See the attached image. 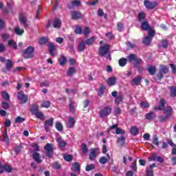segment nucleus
<instances>
[{
    "label": "nucleus",
    "mask_w": 176,
    "mask_h": 176,
    "mask_svg": "<svg viewBox=\"0 0 176 176\" xmlns=\"http://www.w3.org/2000/svg\"><path fill=\"white\" fill-rule=\"evenodd\" d=\"M151 42H152V38L148 36L144 37L142 40V44L145 45L146 46H149Z\"/></svg>",
    "instance_id": "29"
},
{
    "label": "nucleus",
    "mask_w": 176,
    "mask_h": 176,
    "mask_svg": "<svg viewBox=\"0 0 176 176\" xmlns=\"http://www.w3.org/2000/svg\"><path fill=\"white\" fill-rule=\"evenodd\" d=\"M3 141H4V142H6L7 144H9V142H10V140H9V136L8 135V129H6L3 133Z\"/></svg>",
    "instance_id": "35"
},
{
    "label": "nucleus",
    "mask_w": 176,
    "mask_h": 176,
    "mask_svg": "<svg viewBox=\"0 0 176 176\" xmlns=\"http://www.w3.org/2000/svg\"><path fill=\"white\" fill-rule=\"evenodd\" d=\"M14 32L16 34V35H23L24 34L25 31L24 29H20L19 26L16 27L14 29Z\"/></svg>",
    "instance_id": "41"
},
{
    "label": "nucleus",
    "mask_w": 176,
    "mask_h": 176,
    "mask_svg": "<svg viewBox=\"0 0 176 176\" xmlns=\"http://www.w3.org/2000/svg\"><path fill=\"white\" fill-rule=\"evenodd\" d=\"M117 142L119 144L120 146H123L124 144H126V139L124 138V136L118 138Z\"/></svg>",
    "instance_id": "34"
},
{
    "label": "nucleus",
    "mask_w": 176,
    "mask_h": 176,
    "mask_svg": "<svg viewBox=\"0 0 176 176\" xmlns=\"http://www.w3.org/2000/svg\"><path fill=\"white\" fill-rule=\"evenodd\" d=\"M167 119H168V116H160L159 117V120H160V123H164V122H166L167 120Z\"/></svg>",
    "instance_id": "59"
},
{
    "label": "nucleus",
    "mask_w": 176,
    "mask_h": 176,
    "mask_svg": "<svg viewBox=\"0 0 176 176\" xmlns=\"http://www.w3.org/2000/svg\"><path fill=\"white\" fill-rule=\"evenodd\" d=\"M54 123V118H51L49 120H47L44 122V128L46 133L50 131V127H53V124Z\"/></svg>",
    "instance_id": "7"
},
{
    "label": "nucleus",
    "mask_w": 176,
    "mask_h": 176,
    "mask_svg": "<svg viewBox=\"0 0 176 176\" xmlns=\"http://www.w3.org/2000/svg\"><path fill=\"white\" fill-rule=\"evenodd\" d=\"M164 113H165L166 116H168V118L171 116L173 113V107L171 106H168L166 108H164Z\"/></svg>",
    "instance_id": "19"
},
{
    "label": "nucleus",
    "mask_w": 176,
    "mask_h": 176,
    "mask_svg": "<svg viewBox=\"0 0 176 176\" xmlns=\"http://www.w3.org/2000/svg\"><path fill=\"white\" fill-rule=\"evenodd\" d=\"M142 80V76H138L135 77L133 79H132L131 85L133 86H140L141 85V81Z\"/></svg>",
    "instance_id": "12"
},
{
    "label": "nucleus",
    "mask_w": 176,
    "mask_h": 176,
    "mask_svg": "<svg viewBox=\"0 0 176 176\" xmlns=\"http://www.w3.org/2000/svg\"><path fill=\"white\" fill-rule=\"evenodd\" d=\"M141 63H142V59L136 58L133 62L134 67L137 68L138 67V65L141 64Z\"/></svg>",
    "instance_id": "53"
},
{
    "label": "nucleus",
    "mask_w": 176,
    "mask_h": 176,
    "mask_svg": "<svg viewBox=\"0 0 176 176\" xmlns=\"http://www.w3.org/2000/svg\"><path fill=\"white\" fill-rule=\"evenodd\" d=\"M94 168H96V165L94 164H87L85 170L89 172L91 171V170H94Z\"/></svg>",
    "instance_id": "51"
},
{
    "label": "nucleus",
    "mask_w": 176,
    "mask_h": 176,
    "mask_svg": "<svg viewBox=\"0 0 176 176\" xmlns=\"http://www.w3.org/2000/svg\"><path fill=\"white\" fill-rule=\"evenodd\" d=\"M144 5L146 9L148 10H153L156 6H157V2L156 1H151L149 0H144Z\"/></svg>",
    "instance_id": "6"
},
{
    "label": "nucleus",
    "mask_w": 176,
    "mask_h": 176,
    "mask_svg": "<svg viewBox=\"0 0 176 176\" xmlns=\"http://www.w3.org/2000/svg\"><path fill=\"white\" fill-rule=\"evenodd\" d=\"M8 46H12L14 50H17V43L13 40H9L8 42Z\"/></svg>",
    "instance_id": "46"
},
{
    "label": "nucleus",
    "mask_w": 176,
    "mask_h": 176,
    "mask_svg": "<svg viewBox=\"0 0 176 176\" xmlns=\"http://www.w3.org/2000/svg\"><path fill=\"white\" fill-rule=\"evenodd\" d=\"M63 159L65 162H72V160H74V156L70 154H65L63 155Z\"/></svg>",
    "instance_id": "39"
},
{
    "label": "nucleus",
    "mask_w": 176,
    "mask_h": 176,
    "mask_svg": "<svg viewBox=\"0 0 176 176\" xmlns=\"http://www.w3.org/2000/svg\"><path fill=\"white\" fill-rule=\"evenodd\" d=\"M145 19H146V14H145V12H142L138 14V21L140 23H141V21H143V20H145Z\"/></svg>",
    "instance_id": "30"
},
{
    "label": "nucleus",
    "mask_w": 176,
    "mask_h": 176,
    "mask_svg": "<svg viewBox=\"0 0 176 176\" xmlns=\"http://www.w3.org/2000/svg\"><path fill=\"white\" fill-rule=\"evenodd\" d=\"M41 108H50V102L44 101L43 104H41Z\"/></svg>",
    "instance_id": "58"
},
{
    "label": "nucleus",
    "mask_w": 176,
    "mask_h": 176,
    "mask_svg": "<svg viewBox=\"0 0 176 176\" xmlns=\"http://www.w3.org/2000/svg\"><path fill=\"white\" fill-rule=\"evenodd\" d=\"M32 157L34 162H36V163L38 164L42 163V160H41V154H39V153L34 152L32 154Z\"/></svg>",
    "instance_id": "14"
},
{
    "label": "nucleus",
    "mask_w": 176,
    "mask_h": 176,
    "mask_svg": "<svg viewBox=\"0 0 176 176\" xmlns=\"http://www.w3.org/2000/svg\"><path fill=\"white\" fill-rule=\"evenodd\" d=\"M72 20H80L83 19V14L82 12L74 10L71 12Z\"/></svg>",
    "instance_id": "8"
},
{
    "label": "nucleus",
    "mask_w": 176,
    "mask_h": 176,
    "mask_svg": "<svg viewBox=\"0 0 176 176\" xmlns=\"http://www.w3.org/2000/svg\"><path fill=\"white\" fill-rule=\"evenodd\" d=\"M60 25H61V20H60V19H55L53 24L54 28H60Z\"/></svg>",
    "instance_id": "44"
},
{
    "label": "nucleus",
    "mask_w": 176,
    "mask_h": 176,
    "mask_svg": "<svg viewBox=\"0 0 176 176\" xmlns=\"http://www.w3.org/2000/svg\"><path fill=\"white\" fill-rule=\"evenodd\" d=\"M146 69L149 75H152L153 76L156 74V66L149 65Z\"/></svg>",
    "instance_id": "18"
},
{
    "label": "nucleus",
    "mask_w": 176,
    "mask_h": 176,
    "mask_svg": "<svg viewBox=\"0 0 176 176\" xmlns=\"http://www.w3.org/2000/svg\"><path fill=\"white\" fill-rule=\"evenodd\" d=\"M86 50V44L85 41H81L78 45V52H84Z\"/></svg>",
    "instance_id": "23"
},
{
    "label": "nucleus",
    "mask_w": 176,
    "mask_h": 176,
    "mask_svg": "<svg viewBox=\"0 0 176 176\" xmlns=\"http://www.w3.org/2000/svg\"><path fill=\"white\" fill-rule=\"evenodd\" d=\"M69 109L72 113H75V101H70L69 104Z\"/></svg>",
    "instance_id": "45"
},
{
    "label": "nucleus",
    "mask_w": 176,
    "mask_h": 176,
    "mask_svg": "<svg viewBox=\"0 0 176 176\" xmlns=\"http://www.w3.org/2000/svg\"><path fill=\"white\" fill-rule=\"evenodd\" d=\"M47 47L51 57H56V54H54V52H56V45H54V43H50L47 45Z\"/></svg>",
    "instance_id": "9"
},
{
    "label": "nucleus",
    "mask_w": 176,
    "mask_h": 176,
    "mask_svg": "<svg viewBox=\"0 0 176 176\" xmlns=\"http://www.w3.org/2000/svg\"><path fill=\"white\" fill-rule=\"evenodd\" d=\"M49 42V38L47 37H41L38 40L39 45H46Z\"/></svg>",
    "instance_id": "42"
},
{
    "label": "nucleus",
    "mask_w": 176,
    "mask_h": 176,
    "mask_svg": "<svg viewBox=\"0 0 176 176\" xmlns=\"http://www.w3.org/2000/svg\"><path fill=\"white\" fill-rule=\"evenodd\" d=\"M99 163L100 164H107V163H108V159L104 156L101 157L99 160Z\"/></svg>",
    "instance_id": "57"
},
{
    "label": "nucleus",
    "mask_w": 176,
    "mask_h": 176,
    "mask_svg": "<svg viewBox=\"0 0 176 176\" xmlns=\"http://www.w3.org/2000/svg\"><path fill=\"white\" fill-rule=\"evenodd\" d=\"M66 126L67 129H72L75 126V119L73 117H69L68 123Z\"/></svg>",
    "instance_id": "22"
},
{
    "label": "nucleus",
    "mask_w": 176,
    "mask_h": 176,
    "mask_svg": "<svg viewBox=\"0 0 176 176\" xmlns=\"http://www.w3.org/2000/svg\"><path fill=\"white\" fill-rule=\"evenodd\" d=\"M74 74H76V69L72 67H69L67 71V76H74Z\"/></svg>",
    "instance_id": "24"
},
{
    "label": "nucleus",
    "mask_w": 176,
    "mask_h": 176,
    "mask_svg": "<svg viewBox=\"0 0 176 176\" xmlns=\"http://www.w3.org/2000/svg\"><path fill=\"white\" fill-rule=\"evenodd\" d=\"M160 71L164 75H166V74H168V72H170V69H168V67H167L164 65H160Z\"/></svg>",
    "instance_id": "28"
},
{
    "label": "nucleus",
    "mask_w": 176,
    "mask_h": 176,
    "mask_svg": "<svg viewBox=\"0 0 176 176\" xmlns=\"http://www.w3.org/2000/svg\"><path fill=\"white\" fill-rule=\"evenodd\" d=\"M147 31H148V36H149L151 38H154L155 35H156V32H155L153 30V27H151V29H148Z\"/></svg>",
    "instance_id": "40"
},
{
    "label": "nucleus",
    "mask_w": 176,
    "mask_h": 176,
    "mask_svg": "<svg viewBox=\"0 0 176 176\" xmlns=\"http://www.w3.org/2000/svg\"><path fill=\"white\" fill-rule=\"evenodd\" d=\"M35 52V48L32 46H29L26 49L21 51L22 57L25 60L30 58H34V53Z\"/></svg>",
    "instance_id": "1"
},
{
    "label": "nucleus",
    "mask_w": 176,
    "mask_h": 176,
    "mask_svg": "<svg viewBox=\"0 0 176 176\" xmlns=\"http://www.w3.org/2000/svg\"><path fill=\"white\" fill-rule=\"evenodd\" d=\"M123 98H124V96H123V94L122 92H120L118 94V96L115 98V102L117 104V105H119L120 102H123Z\"/></svg>",
    "instance_id": "16"
},
{
    "label": "nucleus",
    "mask_w": 176,
    "mask_h": 176,
    "mask_svg": "<svg viewBox=\"0 0 176 176\" xmlns=\"http://www.w3.org/2000/svg\"><path fill=\"white\" fill-rule=\"evenodd\" d=\"M17 98L21 101L20 104H25L28 101V96L24 94V91L21 90L18 92Z\"/></svg>",
    "instance_id": "5"
},
{
    "label": "nucleus",
    "mask_w": 176,
    "mask_h": 176,
    "mask_svg": "<svg viewBox=\"0 0 176 176\" xmlns=\"http://www.w3.org/2000/svg\"><path fill=\"white\" fill-rule=\"evenodd\" d=\"M155 118H157V116L156 113H155L154 112H149L145 115V119H146L147 120H155Z\"/></svg>",
    "instance_id": "15"
},
{
    "label": "nucleus",
    "mask_w": 176,
    "mask_h": 176,
    "mask_svg": "<svg viewBox=\"0 0 176 176\" xmlns=\"http://www.w3.org/2000/svg\"><path fill=\"white\" fill-rule=\"evenodd\" d=\"M110 113H112V108L111 107L107 106L99 111V116L102 119H104V118L109 116Z\"/></svg>",
    "instance_id": "3"
},
{
    "label": "nucleus",
    "mask_w": 176,
    "mask_h": 176,
    "mask_svg": "<svg viewBox=\"0 0 176 176\" xmlns=\"http://www.w3.org/2000/svg\"><path fill=\"white\" fill-rule=\"evenodd\" d=\"M44 151H45V155L49 159L53 157V154L54 153V148L53 147V144L47 143L44 146Z\"/></svg>",
    "instance_id": "2"
},
{
    "label": "nucleus",
    "mask_w": 176,
    "mask_h": 176,
    "mask_svg": "<svg viewBox=\"0 0 176 176\" xmlns=\"http://www.w3.org/2000/svg\"><path fill=\"white\" fill-rule=\"evenodd\" d=\"M123 27H124V25L122 23H117V29L120 32H122L123 31Z\"/></svg>",
    "instance_id": "62"
},
{
    "label": "nucleus",
    "mask_w": 176,
    "mask_h": 176,
    "mask_svg": "<svg viewBox=\"0 0 176 176\" xmlns=\"http://www.w3.org/2000/svg\"><path fill=\"white\" fill-rule=\"evenodd\" d=\"M2 97H3V99L5 100L6 101H10V96H9V94H8V92L3 91Z\"/></svg>",
    "instance_id": "48"
},
{
    "label": "nucleus",
    "mask_w": 176,
    "mask_h": 176,
    "mask_svg": "<svg viewBox=\"0 0 176 176\" xmlns=\"http://www.w3.org/2000/svg\"><path fill=\"white\" fill-rule=\"evenodd\" d=\"M158 107H160L162 111H164V108H166V100L163 98L160 99Z\"/></svg>",
    "instance_id": "38"
},
{
    "label": "nucleus",
    "mask_w": 176,
    "mask_h": 176,
    "mask_svg": "<svg viewBox=\"0 0 176 176\" xmlns=\"http://www.w3.org/2000/svg\"><path fill=\"white\" fill-rule=\"evenodd\" d=\"M52 168L55 170H60L61 168V165L58 162L52 163Z\"/></svg>",
    "instance_id": "60"
},
{
    "label": "nucleus",
    "mask_w": 176,
    "mask_h": 176,
    "mask_svg": "<svg viewBox=\"0 0 176 176\" xmlns=\"http://www.w3.org/2000/svg\"><path fill=\"white\" fill-rule=\"evenodd\" d=\"M130 133L131 135H138L140 134V130L137 126H131L130 127Z\"/></svg>",
    "instance_id": "26"
},
{
    "label": "nucleus",
    "mask_w": 176,
    "mask_h": 176,
    "mask_svg": "<svg viewBox=\"0 0 176 176\" xmlns=\"http://www.w3.org/2000/svg\"><path fill=\"white\" fill-rule=\"evenodd\" d=\"M168 90H170V97L172 98H175L176 97V87L175 86H170L168 87Z\"/></svg>",
    "instance_id": "21"
},
{
    "label": "nucleus",
    "mask_w": 176,
    "mask_h": 176,
    "mask_svg": "<svg viewBox=\"0 0 176 176\" xmlns=\"http://www.w3.org/2000/svg\"><path fill=\"white\" fill-rule=\"evenodd\" d=\"M14 122L16 123H23V122H25V118L23 117L18 116L15 118Z\"/></svg>",
    "instance_id": "56"
},
{
    "label": "nucleus",
    "mask_w": 176,
    "mask_h": 176,
    "mask_svg": "<svg viewBox=\"0 0 176 176\" xmlns=\"http://www.w3.org/2000/svg\"><path fill=\"white\" fill-rule=\"evenodd\" d=\"M107 87H105L104 85L100 84L99 89L98 91V96H99V97H102V96H104V91H105Z\"/></svg>",
    "instance_id": "20"
},
{
    "label": "nucleus",
    "mask_w": 176,
    "mask_h": 176,
    "mask_svg": "<svg viewBox=\"0 0 176 176\" xmlns=\"http://www.w3.org/2000/svg\"><path fill=\"white\" fill-rule=\"evenodd\" d=\"M95 41H96V37H91L86 40L85 43L87 44V46H91V45H93Z\"/></svg>",
    "instance_id": "37"
},
{
    "label": "nucleus",
    "mask_w": 176,
    "mask_h": 176,
    "mask_svg": "<svg viewBox=\"0 0 176 176\" xmlns=\"http://www.w3.org/2000/svg\"><path fill=\"white\" fill-rule=\"evenodd\" d=\"M6 67L8 69H10L13 67V61L10 59L7 60V63H6Z\"/></svg>",
    "instance_id": "52"
},
{
    "label": "nucleus",
    "mask_w": 176,
    "mask_h": 176,
    "mask_svg": "<svg viewBox=\"0 0 176 176\" xmlns=\"http://www.w3.org/2000/svg\"><path fill=\"white\" fill-rule=\"evenodd\" d=\"M161 44L162 47L164 49H167V47H168V41L167 40H162Z\"/></svg>",
    "instance_id": "54"
},
{
    "label": "nucleus",
    "mask_w": 176,
    "mask_h": 176,
    "mask_svg": "<svg viewBox=\"0 0 176 176\" xmlns=\"http://www.w3.org/2000/svg\"><path fill=\"white\" fill-rule=\"evenodd\" d=\"M137 58V55L134 54H131L128 56V61L129 63H133Z\"/></svg>",
    "instance_id": "49"
},
{
    "label": "nucleus",
    "mask_w": 176,
    "mask_h": 176,
    "mask_svg": "<svg viewBox=\"0 0 176 176\" xmlns=\"http://www.w3.org/2000/svg\"><path fill=\"white\" fill-rule=\"evenodd\" d=\"M37 119H40V120H45V114L42 112L38 111L34 114Z\"/></svg>",
    "instance_id": "36"
},
{
    "label": "nucleus",
    "mask_w": 176,
    "mask_h": 176,
    "mask_svg": "<svg viewBox=\"0 0 176 176\" xmlns=\"http://www.w3.org/2000/svg\"><path fill=\"white\" fill-rule=\"evenodd\" d=\"M58 62L59 65H61V67L65 65V63H67V57H65V56L64 55H60Z\"/></svg>",
    "instance_id": "33"
},
{
    "label": "nucleus",
    "mask_w": 176,
    "mask_h": 176,
    "mask_svg": "<svg viewBox=\"0 0 176 176\" xmlns=\"http://www.w3.org/2000/svg\"><path fill=\"white\" fill-rule=\"evenodd\" d=\"M56 142H58L59 148H64L67 146V142L63 141V138L61 137L56 138Z\"/></svg>",
    "instance_id": "25"
},
{
    "label": "nucleus",
    "mask_w": 176,
    "mask_h": 176,
    "mask_svg": "<svg viewBox=\"0 0 176 176\" xmlns=\"http://www.w3.org/2000/svg\"><path fill=\"white\" fill-rule=\"evenodd\" d=\"M81 151L82 152V153H87V152L89 151V148L87 147V144H85V143H82L81 144Z\"/></svg>",
    "instance_id": "47"
},
{
    "label": "nucleus",
    "mask_w": 176,
    "mask_h": 176,
    "mask_svg": "<svg viewBox=\"0 0 176 176\" xmlns=\"http://www.w3.org/2000/svg\"><path fill=\"white\" fill-rule=\"evenodd\" d=\"M118 64L120 67H125L126 64H127V59L125 58H121L118 61Z\"/></svg>",
    "instance_id": "43"
},
{
    "label": "nucleus",
    "mask_w": 176,
    "mask_h": 176,
    "mask_svg": "<svg viewBox=\"0 0 176 176\" xmlns=\"http://www.w3.org/2000/svg\"><path fill=\"white\" fill-rule=\"evenodd\" d=\"M152 26L149 25V22L148 21H142L140 24V28L142 31H147L148 30H151Z\"/></svg>",
    "instance_id": "11"
},
{
    "label": "nucleus",
    "mask_w": 176,
    "mask_h": 176,
    "mask_svg": "<svg viewBox=\"0 0 176 176\" xmlns=\"http://www.w3.org/2000/svg\"><path fill=\"white\" fill-rule=\"evenodd\" d=\"M153 145H155L156 146H159V138H157V136L153 137Z\"/></svg>",
    "instance_id": "63"
},
{
    "label": "nucleus",
    "mask_w": 176,
    "mask_h": 176,
    "mask_svg": "<svg viewBox=\"0 0 176 176\" xmlns=\"http://www.w3.org/2000/svg\"><path fill=\"white\" fill-rule=\"evenodd\" d=\"M131 170L135 171V173H137V160H135L131 166Z\"/></svg>",
    "instance_id": "61"
},
{
    "label": "nucleus",
    "mask_w": 176,
    "mask_h": 176,
    "mask_svg": "<svg viewBox=\"0 0 176 176\" xmlns=\"http://www.w3.org/2000/svg\"><path fill=\"white\" fill-rule=\"evenodd\" d=\"M55 127L56 130H58V131H63V130H64V128L61 122H56Z\"/></svg>",
    "instance_id": "50"
},
{
    "label": "nucleus",
    "mask_w": 176,
    "mask_h": 176,
    "mask_svg": "<svg viewBox=\"0 0 176 176\" xmlns=\"http://www.w3.org/2000/svg\"><path fill=\"white\" fill-rule=\"evenodd\" d=\"M73 167L74 168V171H80V165L78 162H74L73 164Z\"/></svg>",
    "instance_id": "55"
},
{
    "label": "nucleus",
    "mask_w": 176,
    "mask_h": 176,
    "mask_svg": "<svg viewBox=\"0 0 176 176\" xmlns=\"http://www.w3.org/2000/svg\"><path fill=\"white\" fill-rule=\"evenodd\" d=\"M30 112L32 115L36 113V112H39V107H38V104L34 103L32 104V108L30 109Z\"/></svg>",
    "instance_id": "31"
},
{
    "label": "nucleus",
    "mask_w": 176,
    "mask_h": 176,
    "mask_svg": "<svg viewBox=\"0 0 176 176\" xmlns=\"http://www.w3.org/2000/svg\"><path fill=\"white\" fill-rule=\"evenodd\" d=\"M110 46L109 44H105L103 46H100L98 49V54L100 57H104L106 54H108L109 52Z\"/></svg>",
    "instance_id": "4"
},
{
    "label": "nucleus",
    "mask_w": 176,
    "mask_h": 176,
    "mask_svg": "<svg viewBox=\"0 0 176 176\" xmlns=\"http://www.w3.org/2000/svg\"><path fill=\"white\" fill-rule=\"evenodd\" d=\"M107 85L110 87L116 85V77H110L107 79Z\"/></svg>",
    "instance_id": "17"
},
{
    "label": "nucleus",
    "mask_w": 176,
    "mask_h": 176,
    "mask_svg": "<svg viewBox=\"0 0 176 176\" xmlns=\"http://www.w3.org/2000/svg\"><path fill=\"white\" fill-rule=\"evenodd\" d=\"M146 176H155V175L153 174V170H147L146 171Z\"/></svg>",
    "instance_id": "64"
},
{
    "label": "nucleus",
    "mask_w": 176,
    "mask_h": 176,
    "mask_svg": "<svg viewBox=\"0 0 176 176\" xmlns=\"http://www.w3.org/2000/svg\"><path fill=\"white\" fill-rule=\"evenodd\" d=\"M13 170V168L12 166L6 164L3 166V171H6V173H12V170Z\"/></svg>",
    "instance_id": "32"
},
{
    "label": "nucleus",
    "mask_w": 176,
    "mask_h": 176,
    "mask_svg": "<svg viewBox=\"0 0 176 176\" xmlns=\"http://www.w3.org/2000/svg\"><path fill=\"white\" fill-rule=\"evenodd\" d=\"M27 21H28L27 18H25V16H24V14L20 13L19 14V22L21 23V24L23 25L24 28H28V27H29V25L27 23Z\"/></svg>",
    "instance_id": "10"
},
{
    "label": "nucleus",
    "mask_w": 176,
    "mask_h": 176,
    "mask_svg": "<svg viewBox=\"0 0 176 176\" xmlns=\"http://www.w3.org/2000/svg\"><path fill=\"white\" fill-rule=\"evenodd\" d=\"M80 1L79 0H73L69 3L67 4L68 9H74V6H80Z\"/></svg>",
    "instance_id": "13"
},
{
    "label": "nucleus",
    "mask_w": 176,
    "mask_h": 176,
    "mask_svg": "<svg viewBox=\"0 0 176 176\" xmlns=\"http://www.w3.org/2000/svg\"><path fill=\"white\" fill-rule=\"evenodd\" d=\"M97 148H93L89 153V160L93 161L97 157Z\"/></svg>",
    "instance_id": "27"
}]
</instances>
